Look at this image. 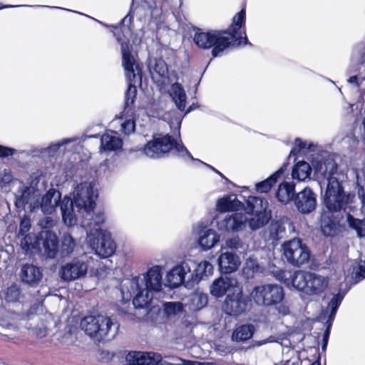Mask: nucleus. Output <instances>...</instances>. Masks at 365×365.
I'll return each mask as SVG.
<instances>
[{
    "instance_id": "f257e3e1",
    "label": "nucleus",
    "mask_w": 365,
    "mask_h": 365,
    "mask_svg": "<svg viewBox=\"0 0 365 365\" xmlns=\"http://www.w3.org/2000/svg\"><path fill=\"white\" fill-rule=\"evenodd\" d=\"M317 173L327 180L324 202L328 212L322 215L321 229L325 236H334L337 233L339 225V220L334 213L339 212L347 203V197L341 185L345 176L337 172L335 162L330 159L320 163L317 168Z\"/></svg>"
},
{
    "instance_id": "f03ea898",
    "label": "nucleus",
    "mask_w": 365,
    "mask_h": 365,
    "mask_svg": "<svg viewBox=\"0 0 365 365\" xmlns=\"http://www.w3.org/2000/svg\"><path fill=\"white\" fill-rule=\"evenodd\" d=\"M193 41L200 48H212V55L217 56L230 46H238L247 43L245 29L243 24H231L226 31H203L200 28L193 27Z\"/></svg>"
},
{
    "instance_id": "7ed1b4c3",
    "label": "nucleus",
    "mask_w": 365,
    "mask_h": 365,
    "mask_svg": "<svg viewBox=\"0 0 365 365\" xmlns=\"http://www.w3.org/2000/svg\"><path fill=\"white\" fill-rule=\"evenodd\" d=\"M110 31L121 42L122 66L125 76L128 81V88L125 95L126 104L133 103L137 94V86L141 83L142 69L136 58L130 53L128 44L123 41L121 36L127 38L130 28L127 24H114L110 26Z\"/></svg>"
},
{
    "instance_id": "20e7f679",
    "label": "nucleus",
    "mask_w": 365,
    "mask_h": 365,
    "mask_svg": "<svg viewBox=\"0 0 365 365\" xmlns=\"http://www.w3.org/2000/svg\"><path fill=\"white\" fill-rule=\"evenodd\" d=\"M95 184L91 181H85L78 184L73 192L72 200L68 197H65L61 203V210L64 223L68 226H72L76 223V216L73 210V202L80 210H84L88 215L96 205V200L98 197Z\"/></svg>"
},
{
    "instance_id": "39448f33",
    "label": "nucleus",
    "mask_w": 365,
    "mask_h": 365,
    "mask_svg": "<svg viewBox=\"0 0 365 365\" xmlns=\"http://www.w3.org/2000/svg\"><path fill=\"white\" fill-rule=\"evenodd\" d=\"M119 327L116 320L103 315H89L83 317L80 323V327L85 334L97 341L114 339Z\"/></svg>"
},
{
    "instance_id": "423d86ee",
    "label": "nucleus",
    "mask_w": 365,
    "mask_h": 365,
    "mask_svg": "<svg viewBox=\"0 0 365 365\" xmlns=\"http://www.w3.org/2000/svg\"><path fill=\"white\" fill-rule=\"evenodd\" d=\"M329 278L315 272L296 271L292 277V284L297 290L309 296H319L328 287Z\"/></svg>"
},
{
    "instance_id": "0eeeda50",
    "label": "nucleus",
    "mask_w": 365,
    "mask_h": 365,
    "mask_svg": "<svg viewBox=\"0 0 365 365\" xmlns=\"http://www.w3.org/2000/svg\"><path fill=\"white\" fill-rule=\"evenodd\" d=\"M173 148H175L181 157L195 160L184 145L175 143L169 135L158 134L155 135L153 139L145 145L143 153L150 158H159L165 153H168Z\"/></svg>"
},
{
    "instance_id": "6e6552de",
    "label": "nucleus",
    "mask_w": 365,
    "mask_h": 365,
    "mask_svg": "<svg viewBox=\"0 0 365 365\" xmlns=\"http://www.w3.org/2000/svg\"><path fill=\"white\" fill-rule=\"evenodd\" d=\"M284 298L283 287L276 283L258 284L250 293V301L262 307H275Z\"/></svg>"
},
{
    "instance_id": "1a4fd4ad",
    "label": "nucleus",
    "mask_w": 365,
    "mask_h": 365,
    "mask_svg": "<svg viewBox=\"0 0 365 365\" xmlns=\"http://www.w3.org/2000/svg\"><path fill=\"white\" fill-rule=\"evenodd\" d=\"M86 244L97 255L103 258L111 256L116 249L110 233L100 227H88Z\"/></svg>"
},
{
    "instance_id": "9d476101",
    "label": "nucleus",
    "mask_w": 365,
    "mask_h": 365,
    "mask_svg": "<svg viewBox=\"0 0 365 365\" xmlns=\"http://www.w3.org/2000/svg\"><path fill=\"white\" fill-rule=\"evenodd\" d=\"M98 262L97 260L95 261L88 256L74 259L61 267L59 271L60 277L65 281H73L81 278L86 274L88 269L91 273H94V266Z\"/></svg>"
},
{
    "instance_id": "9b49d317",
    "label": "nucleus",
    "mask_w": 365,
    "mask_h": 365,
    "mask_svg": "<svg viewBox=\"0 0 365 365\" xmlns=\"http://www.w3.org/2000/svg\"><path fill=\"white\" fill-rule=\"evenodd\" d=\"M283 253L289 263L299 267L308 262L310 252L308 247L297 238L286 242L282 245Z\"/></svg>"
},
{
    "instance_id": "f8f14e48",
    "label": "nucleus",
    "mask_w": 365,
    "mask_h": 365,
    "mask_svg": "<svg viewBox=\"0 0 365 365\" xmlns=\"http://www.w3.org/2000/svg\"><path fill=\"white\" fill-rule=\"evenodd\" d=\"M15 205L26 212H34L40 208L41 193L32 187H26L19 183V190L15 194Z\"/></svg>"
},
{
    "instance_id": "ddd939ff",
    "label": "nucleus",
    "mask_w": 365,
    "mask_h": 365,
    "mask_svg": "<svg viewBox=\"0 0 365 365\" xmlns=\"http://www.w3.org/2000/svg\"><path fill=\"white\" fill-rule=\"evenodd\" d=\"M249 307V300L242 294V288H235L232 293L227 294L223 310L230 315H239L245 312Z\"/></svg>"
},
{
    "instance_id": "4468645a",
    "label": "nucleus",
    "mask_w": 365,
    "mask_h": 365,
    "mask_svg": "<svg viewBox=\"0 0 365 365\" xmlns=\"http://www.w3.org/2000/svg\"><path fill=\"white\" fill-rule=\"evenodd\" d=\"M191 266L188 262L183 261L175 264L165 276V285L175 288L181 285L187 274H190Z\"/></svg>"
},
{
    "instance_id": "2eb2a0df",
    "label": "nucleus",
    "mask_w": 365,
    "mask_h": 365,
    "mask_svg": "<svg viewBox=\"0 0 365 365\" xmlns=\"http://www.w3.org/2000/svg\"><path fill=\"white\" fill-rule=\"evenodd\" d=\"M294 204L300 212L304 214L310 213L317 207L316 195L310 188L306 187L297 195Z\"/></svg>"
},
{
    "instance_id": "dca6fc26",
    "label": "nucleus",
    "mask_w": 365,
    "mask_h": 365,
    "mask_svg": "<svg viewBox=\"0 0 365 365\" xmlns=\"http://www.w3.org/2000/svg\"><path fill=\"white\" fill-rule=\"evenodd\" d=\"M247 225V217L245 214L235 212L227 215L225 219L218 222V229L220 230L240 232L243 230Z\"/></svg>"
},
{
    "instance_id": "f3484780",
    "label": "nucleus",
    "mask_w": 365,
    "mask_h": 365,
    "mask_svg": "<svg viewBox=\"0 0 365 365\" xmlns=\"http://www.w3.org/2000/svg\"><path fill=\"white\" fill-rule=\"evenodd\" d=\"M19 275L22 282L34 287L41 282L43 271L40 267L33 264L26 263L21 267Z\"/></svg>"
},
{
    "instance_id": "a211bd4d",
    "label": "nucleus",
    "mask_w": 365,
    "mask_h": 365,
    "mask_svg": "<svg viewBox=\"0 0 365 365\" xmlns=\"http://www.w3.org/2000/svg\"><path fill=\"white\" fill-rule=\"evenodd\" d=\"M237 282L234 278L228 277H220L213 281L210 287V294L215 297H222L227 292L234 291L235 288L238 287Z\"/></svg>"
},
{
    "instance_id": "6ab92c4d",
    "label": "nucleus",
    "mask_w": 365,
    "mask_h": 365,
    "mask_svg": "<svg viewBox=\"0 0 365 365\" xmlns=\"http://www.w3.org/2000/svg\"><path fill=\"white\" fill-rule=\"evenodd\" d=\"M146 289L154 293L160 292L163 289V267L155 265L148 269L144 274Z\"/></svg>"
},
{
    "instance_id": "aec40b11",
    "label": "nucleus",
    "mask_w": 365,
    "mask_h": 365,
    "mask_svg": "<svg viewBox=\"0 0 365 365\" xmlns=\"http://www.w3.org/2000/svg\"><path fill=\"white\" fill-rule=\"evenodd\" d=\"M44 255L47 257H55L58 250V240L56 233L49 230H43L40 234Z\"/></svg>"
},
{
    "instance_id": "412c9836",
    "label": "nucleus",
    "mask_w": 365,
    "mask_h": 365,
    "mask_svg": "<svg viewBox=\"0 0 365 365\" xmlns=\"http://www.w3.org/2000/svg\"><path fill=\"white\" fill-rule=\"evenodd\" d=\"M123 147L122 140L113 131L106 132L101 136L100 153L117 152Z\"/></svg>"
},
{
    "instance_id": "4be33fe9",
    "label": "nucleus",
    "mask_w": 365,
    "mask_h": 365,
    "mask_svg": "<svg viewBox=\"0 0 365 365\" xmlns=\"http://www.w3.org/2000/svg\"><path fill=\"white\" fill-rule=\"evenodd\" d=\"M218 264L222 272L232 273L239 268L241 262L237 255L230 252H225L220 255Z\"/></svg>"
},
{
    "instance_id": "5701e85b",
    "label": "nucleus",
    "mask_w": 365,
    "mask_h": 365,
    "mask_svg": "<svg viewBox=\"0 0 365 365\" xmlns=\"http://www.w3.org/2000/svg\"><path fill=\"white\" fill-rule=\"evenodd\" d=\"M61 199V193L50 189L43 197H41L40 208L44 214H51L56 210Z\"/></svg>"
},
{
    "instance_id": "b1692460",
    "label": "nucleus",
    "mask_w": 365,
    "mask_h": 365,
    "mask_svg": "<svg viewBox=\"0 0 365 365\" xmlns=\"http://www.w3.org/2000/svg\"><path fill=\"white\" fill-rule=\"evenodd\" d=\"M268 202L261 197L250 196L245 208L247 215H269L267 213Z\"/></svg>"
},
{
    "instance_id": "393cba45",
    "label": "nucleus",
    "mask_w": 365,
    "mask_h": 365,
    "mask_svg": "<svg viewBox=\"0 0 365 365\" xmlns=\"http://www.w3.org/2000/svg\"><path fill=\"white\" fill-rule=\"evenodd\" d=\"M243 204L235 195H230L219 199L216 203V210L220 212H232L240 210Z\"/></svg>"
},
{
    "instance_id": "a878e982",
    "label": "nucleus",
    "mask_w": 365,
    "mask_h": 365,
    "mask_svg": "<svg viewBox=\"0 0 365 365\" xmlns=\"http://www.w3.org/2000/svg\"><path fill=\"white\" fill-rule=\"evenodd\" d=\"M20 247L26 254H34L40 251L38 237L34 233H29L20 238Z\"/></svg>"
},
{
    "instance_id": "bb28decb",
    "label": "nucleus",
    "mask_w": 365,
    "mask_h": 365,
    "mask_svg": "<svg viewBox=\"0 0 365 365\" xmlns=\"http://www.w3.org/2000/svg\"><path fill=\"white\" fill-rule=\"evenodd\" d=\"M220 240V235L213 230L204 231L199 237L198 243L203 250L211 249Z\"/></svg>"
},
{
    "instance_id": "cd10ccee",
    "label": "nucleus",
    "mask_w": 365,
    "mask_h": 365,
    "mask_svg": "<svg viewBox=\"0 0 365 365\" xmlns=\"http://www.w3.org/2000/svg\"><path fill=\"white\" fill-rule=\"evenodd\" d=\"M170 95L178 108L183 110L186 106L187 96L182 86L178 83H173L170 88Z\"/></svg>"
},
{
    "instance_id": "c85d7f7f",
    "label": "nucleus",
    "mask_w": 365,
    "mask_h": 365,
    "mask_svg": "<svg viewBox=\"0 0 365 365\" xmlns=\"http://www.w3.org/2000/svg\"><path fill=\"white\" fill-rule=\"evenodd\" d=\"M153 292L146 288L139 289L133 301L134 307L139 309L148 307L153 298Z\"/></svg>"
},
{
    "instance_id": "c756f323",
    "label": "nucleus",
    "mask_w": 365,
    "mask_h": 365,
    "mask_svg": "<svg viewBox=\"0 0 365 365\" xmlns=\"http://www.w3.org/2000/svg\"><path fill=\"white\" fill-rule=\"evenodd\" d=\"M295 185L293 182H282L279 185L277 197L282 203L290 202L294 194Z\"/></svg>"
},
{
    "instance_id": "7c9ffc66",
    "label": "nucleus",
    "mask_w": 365,
    "mask_h": 365,
    "mask_svg": "<svg viewBox=\"0 0 365 365\" xmlns=\"http://www.w3.org/2000/svg\"><path fill=\"white\" fill-rule=\"evenodd\" d=\"M312 168L309 164L305 161L298 162L292 170V178L298 181H304L311 174Z\"/></svg>"
},
{
    "instance_id": "2f4dec72",
    "label": "nucleus",
    "mask_w": 365,
    "mask_h": 365,
    "mask_svg": "<svg viewBox=\"0 0 365 365\" xmlns=\"http://www.w3.org/2000/svg\"><path fill=\"white\" fill-rule=\"evenodd\" d=\"M286 168L287 165L284 164L269 178L257 183L256 185L257 190L260 192H267L272 185L277 182V178L284 173Z\"/></svg>"
},
{
    "instance_id": "473e14b6",
    "label": "nucleus",
    "mask_w": 365,
    "mask_h": 365,
    "mask_svg": "<svg viewBox=\"0 0 365 365\" xmlns=\"http://www.w3.org/2000/svg\"><path fill=\"white\" fill-rule=\"evenodd\" d=\"M254 327L251 324H244L238 327L232 333V340L245 341L250 339L254 334Z\"/></svg>"
},
{
    "instance_id": "72a5a7b5",
    "label": "nucleus",
    "mask_w": 365,
    "mask_h": 365,
    "mask_svg": "<svg viewBox=\"0 0 365 365\" xmlns=\"http://www.w3.org/2000/svg\"><path fill=\"white\" fill-rule=\"evenodd\" d=\"M195 277L192 274V278L194 282H199L203 277H207L212 274L213 272V266L211 263L207 261H202L200 262L195 270Z\"/></svg>"
},
{
    "instance_id": "f704fd0d",
    "label": "nucleus",
    "mask_w": 365,
    "mask_h": 365,
    "mask_svg": "<svg viewBox=\"0 0 365 365\" xmlns=\"http://www.w3.org/2000/svg\"><path fill=\"white\" fill-rule=\"evenodd\" d=\"M346 222L349 227L356 231L357 237L360 238L365 237V220L355 218L349 213L346 216Z\"/></svg>"
},
{
    "instance_id": "c9c22d12",
    "label": "nucleus",
    "mask_w": 365,
    "mask_h": 365,
    "mask_svg": "<svg viewBox=\"0 0 365 365\" xmlns=\"http://www.w3.org/2000/svg\"><path fill=\"white\" fill-rule=\"evenodd\" d=\"M250 218H247V224L250 229L255 230L265 225L269 219V215H249Z\"/></svg>"
},
{
    "instance_id": "e433bc0d",
    "label": "nucleus",
    "mask_w": 365,
    "mask_h": 365,
    "mask_svg": "<svg viewBox=\"0 0 365 365\" xmlns=\"http://www.w3.org/2000/svg\"><path fill=\"white\" fill-rule=\"evenodd\" d=\"M146 9L143 6H138L135 7L133 10L131 9L129 13L122 19L119 23H132L134 21V18L136 17V21H145V17L144 19L141 17L142 15L145 14Z\"/></svg>"
},
{
    "instance_id": "4c0bfd02",
    "label": "nucleus",
    "mask_w": 365,
    "mask_h": 365,
    "mask_svg": "<svg viewBox=\"0 0 365 365\" xmlns=\"http://www.w3.org/2000/svg\"><path fill=\"white\" fill-rule=\"evenodd\" d=\"M164 312L168 317H173L183 312V306L179 302H169L163 304Z\"/></svg>"
},
{
    "instance_id": "58836bf2",
    "label": "nucleus",
    "mask_w": 365,
    "mask_h": 365,
    "mask_svg": "<svg viewBox=\"0 0 365 365\" xmlns=\"http://www.w3.org/2000/svg\"><path fill=\"white\" fill-rule=\"evenodd\" d=\"M87 216L86 217L88 218L91 222H86V221L83 222V226L85 227L86 232L88 233V227H91L92 228L94 227H100L101 228V225L104 223L105 222V215L103 212H99L95 213V215L91 216V214L90 213V215H88L86 213Z\"/></svg>"
},
{
    "instance_id": "ea45409f",
    "label": "nucleus",
    "mask_w": 365,
    "mask_h": 365,
    "mask_svg": "<svg viewBox=\"0 0 365 365\" xmlns=\"http://www.w3.org/2000/svg\"><path fill=\"white\" fill-rule=\"evenodd\" d=\"M168 73V68L165 62L162 59L156 60L154 66H153L152 76L153 78H157L158 76L163 78V83H164V78H167Z\"/></svg>"
},
{
    "instance_id": "a19ab883",
    "label": "nucleus",
    "mask_w": 365,
    "mask_h": 365,
    "mask_svg": "<svg viewBox=\"0 0 365 365\" xmlns=\"http://www.w3.org/2000/svg\"><path fill=\"white\" fill-rule=\"evenodd\" d=\"M4 297L8 302H19L22 297L20 287L16 284H12L9 287L4 293Z\"/></svg>"
},
{
    "instance_id": "79ce46f5",
    "label": "nucleus",
    "mask_w": 365,
    "mask_h": 365,
    "mask_svg": "<svg viewBox=\"0 0 365 365\" xmlns=\"http://www.w3.org/2000/svg\"><path fill=\"white\" fill-rule=\"evenodd\" d=\"M269 230L270 237L273 240L282 238L286 233L285 227L282 222L278 221L272 222L269 225Z\"/></svg>"
},
{
    "instance_id": "37998d69",
    "label": "nucleus",
    "mask_w": 365,
    "mask_h": 365,
    "mask_svg": "<svg viewBox=\"0 0 365 365\" xmlns=\"http://www.w3.org/2000/svg\"><path fill=\"white\" fill-rule=\"evenodd\" d=\"M11 183L13 185L19 186L21 182L14 181L11 172L7 169H0V187L4 189L7 185Z\"/></svg>"
},
{
    "instance_id": "c03bdc74",
    "label": "nucleus",
    "mask_w": 365,
    "mask_h": 365,
    "mask_svg": "<svg viewBox=\"0 0 365 365\" xmlns=\"http://www.w3.org/2000/svg\"><path fill=\"white\" fill-rule=\"evenodd\" d=\"M76 243L71 235L68 233H65L61 242L62 251L66 255H70L73 252Z\"/></svg>"
},
{
    "instance_id": "a18cd8bd",
    "label": "nucleus",
    "mask_w": 365,
    "mask_h": 365,
    "mask_svg": "<svg viewBox=\"0 0 365 365\" xmlns=\"http://www.w3.org/2000/svg\"><path fill=\"white\" fill-rule=\"evenodd\" d=\"M191 302L194 309H200L207 303V294L195 293L191 296Z\"/></svg>"
},
{
    "instance_id": "49530a36",
    "label": "nucleus",
    "mask_w": 365,
    "mask_h": 365,
    "mask_svg": "<svg viewBox=\"0 0 365 365\" xmlns=\"http://www.w3.org/2000/svg\"><path fill=\"white\" fill-rule=\"evenodd\" d=\"M344 297V294L343 293L339 292L338 294H335L331 299L329 304V307L331 309V312L329 315L330 319H333L334 317H335L337 309L340 305L341 302H342Z\"/></svg>"
},
{
    "instance_id": "de8ad7c7",
    "label": "nucleus",
    "mask_w": 365,
    "mask_h": 365,
    "mask_svg": "<svg viewBox=\"0 0 365 365\" xmlns=\"http://www.w3.org/2000/svg\"><path fill=\"white\" fill-rule=\"evenodd\" d=\"M258 269L259 265L255 259L251 258L247 259L243 272L248 277H252Z\"/></svg>"
},
{
    "instance_id": "09e8293b",
    "label": "nucleus",
    "mask_w": 365,
    "mask_h": 365,
    "mask_svg": "<svg viewBox=\"0 0 365 365\" xmlns=\"http://www.w3.org/2000/svg\"><path fill=\"white\" fill-rule=\"evenodd\" d=\"M311 147V144L308 143L307 141H302L300 139L295 140V147L291 150L289 153V157L292 155H295L297 153H299L301 152H304L305 150H309Z\"/></svg>"
},
{
    "instance_id": "8fccbe9b",
    "label": "nucleus",
    "mask_w": 365,
    "mask_h": 365,
    "mask_svg": "<svg viewBox=\"0 0 365 365\" xmlns=\"http://www.w3.org/2000/svg\"><path fill=\"white\" fill-rule=\"evenodd\" d=\"M31 228V220L30 218L27 216H24V217L21 220L19 226V231L18 233V238L20 239L21 237H23L26 235L27 232L29 231Z\"/></svg>"
},
{
    "instance_id": "3c124183",
    "label": "nucleus",
    "mask_w": 365,
    "mask_h": 365,
    "mask_svg": "<svg viewBox=\"0 0 365 365\" xmlns=\"http://www.w3.org/2000/svg\"><path fill=\"white\" fill-rule=\"evenodd\" d=\"M120 131L125 134H130L134 131L135 122L133 119H129L123 122H120Z\"/></svg>"
},
{
    "instance_id": "603ef678",
    "label": "nucleus",
    "mask_w": 365,
    "mask_h": 365,
    "mask_svg": "<svg viewBox=\"0 0 365 365\" xmlns=\"http://www.w3.org/2000/svg\"><path fill=\"white\" fill-rule=\"evenodd\" d=\"M246 19V6L244 4L242 9L237 12L232 18V23H245Z\"/></svg>"
},
{
    "instance_id": "864d4df0",
    "label": "nucleus",
    "mask_w": 365,
    "mask_h": 365,
    "mask_svg": "<svg viewBox=\"0 0 365 365\" xmlns=\"http://www.w3.org/2000/svg\"><path fill=\"white\" fill-rule=\"evenodd\" d=\"M226 247L230 249H238L242 247V242L238 237L228 239L225 242Z\"/></svg>"
},
{
    "instance_id": "5fc2aeb1",
    "label": "nucleus",
    "mask_w": 365,
    "mask_h": 365,
    "mask_svg": "<svg viewBox=\"0 0 365 365\" xmlns=\"http://www.w3.org/2000/svg\"><path fill=\"white\" fill-rule=\"evenodd\" d=\"M39 225L43 228L51 227L53 225V220L51 217H45L40 220Z\"/></svg>"
},
{
    "instance_id": "6e6d98bb",
    "label": "nucleus",
    "mask_w": 365,
    "mask_h": 365,
    "mask_svg": "<svg viewBox=\"0 0 365 365\" xmlns=\"http://www.w3.org/2000/svg\"><path fill=\"white\" fill-rule=\"evenodd\" d=\"M356 274H357L358 277L359 278V280L361 279L365 278V262L361 261L359 263L358 271H357Z\"/></svg>"
},
{
    "instance_id": "4d7b16f0",
    "label": "nucleus",
    "mask_w": 365,
    "mask_h": 365,
    "mask_svg": "<svg viewBox=\"0 0 365 365\" xmlns=\"http://www.w3.org/2000/svg\"><path fill=\"white\" fill-rule=\"evenodd\" d=\"M13 154L11 148L0 145V157H7Z\"/></svg>"
},
{
    "instance_id": "13d9d810",
    "label": "nucleus",
    "mask_w": 365,
    "mask_h": 365,
    "mask_svg": "<svg viewBox=\"0 0 365 365\" xmlns=\"http://www.w3.org/2000/svg\"><path fill=\"white\" fill-rule=\"evenodd\" d=\"M71 142V140L70 139H66V140H63V141L61 142H59V143H55V144H53L51 145V146H49L48 149L50 150H53V151H56L57 150L61 145H65L68 143Z\"/></svg>"
},
{
    "instance_id": "bf43d9fd",
    "label": "nucleus",
    "mask_w": 365,
    "mask_h": 365,
    "mask_svg": "<svg viewBox=\"0 0 365 365\" xmlns=\"http://www.w3.org/2000/svg\"><path fill=\"white\" fill-rule=\"evenodd\" d=\"M75 13H76V14H80V15H82V16H84L87 17L88 19H91L92 21H96V23H98V24L103 23L102 21H99V20H97V19H96L95 18H93V17L90 16L86 15V14H83V13H81V12H76V11H75Z\"/></svg>"
},
{
    "instance_id": "052dcab7",
    "label": "nucleus",
    "mask_w": 365,
    "mask_h": 365,
    "mask_svg": "<svg viewBox=\"0 0 365 365\" xmlns=\"http://www.w3.org/2000/svg\"><path fill=\"white\" fill-rule=\"evenodd\" d=\"M358 81V77L356 76H351L349 80L348 81L351 83H356V86H359V84L357 82Z\"/></svg>"
},
{
    "instance_id": "680f3d73",
    "label": "nucleus",
    "mask_w": 365,
    "mask_h": 365,
    "mask_svg": "<svg viewBox=\"0 0 365 365\" xmlns=\"http://www.w3.org/2000/svg\"><path fill=\"white\" fill-rule=\"evenodd\" d=\"M279 312L283 314H287L289 312L288 308L285 307H282V310L279 309Z\"/></svg>"
},
{
    "instance_id": "e2e57ef3",
    "label": "nucleus",
    "mask_w": 365,
    "mask_h": 365,
    "mask_svg": "<svg viewBox=\"0 0 365 365\" xmlns=\"http://www.w3.org/2000/svg\"><path fill=\"white\" fill-rule=\"evenodd\" d=\"M329 334V327H328L327 329L326 330L325 333H324V340L325 341H327Z\"/></svg>"
},
{
    "instance_id": "0e129e2a",
    "label": "nucleus",
    "mask_w": 365,
    "mask_h": 365,
    "mask_svg": "<svg viewBox=\"0 0 365 365\" xmlns=\"http://www.w3.org/2000/svg\"><path fill=\"white\" fill-rule=\"evenodd\" d=\"M15 6H16L9 5V4L4 5L0 3V9H5V8H11V7H15Z\"/></svg>"
},
{
    "instance_id": "69168bd1",
    "label": "nucleus",
    "mask_w": 365,
    "mask_h": 365,
    "mask_svg": "<svg viewBox=\"0 0 365 365\" xmlns=\"http://www.w3.org/2000/svg\"><path fill=\"white\" fill-rule=\"evenodd\" d=\"M180 123H181V120L180 118H177L176 119V123H177L178 127L180 126Z\"/></svg>"
},
{
    "instance_id": "338daca9",
    "label": "nucleus",
    "mask_w": 365,
    "mask_h": 365,
    "mask_svg": "<svg viewBox=\"0 0 365 365\" xmlns=\"http://www.w3.org/2000/svg\"><path fill=\"white\" fill-rule=\"evenodd\" d=\"M212 170H215L216 173H217L219 175H222V174L219 172V171H217L213 167L210 166V165H208Z\"/></svg>"
},
{
    "instance_id": "774afa93",
    "label": "nucleus",
    "mask_w": 365,
    "mask_h": 365,
    "mask_svg": "<svg viewBox=\"0 0 365 365\" xmlns=\"http://www.w3.org/2000/svg\"><path fill=\"white\" fill-rule=\"evenodd\" d=\"M311 365H320L319 362H313Z\"/></svg>"
}]
</instances>
